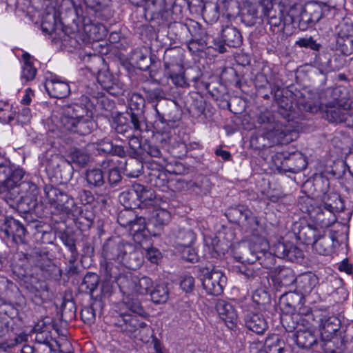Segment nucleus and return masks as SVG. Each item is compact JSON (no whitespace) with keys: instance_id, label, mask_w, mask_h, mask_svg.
Returning <instances> with one entry per match:
<instances>
[{"instance_id":"nucleus-46","label":"nucleus","mask_w":353,"mask_h":353,"mask_svg":"<svg viewBox=\"0 0 353 353\" xmlns=\"http://www.w3.org/2000/svg\"><path fill=\"white\" fill-rule=\"evenodd\" d=\"M318 283V279L315 275L305 274L299 278L298 281V288L300 294L303 296L308 295L311 293Z\"/></svg>"},{"instance_id":"nucleus-34","label":"nucleus","mask_w":353,"mask_h":353,"mask_svg":"<svg viewBox=\"0 0 353 353\" xmlns=\"http://www.w3.org/2000/svg\"><path fill=\"white\" fill-rule=\"evenodd\" d=\"M187 241L183 243L178 244V251L180 253L181 259L190 263H196L199 256L195 249L185 243H190L194 239L193 232L189 230L185 232Z\"/></svg>"},{"instance_id":"nucleus-20","label":"nucleus","mask_w":353,"mask_h":353,"mask_svg":"<svg viewBox=\"0 0 353 353\" xmlns=\"http://www.w3.org/2000/svg\"><path fill=\"white\" fill-rule=\"evenodd\" d=\"M260 250L259 244L251 241H242L235 245L234 256L241 263H254L260 258Z\"/></svg>"},{"instance_id":"nucleus-53","label":"nucleus","mask_w":353,"mask_h":353,"mask_svg":"<svg viewBox=\"0 0 353 353\" xmlns=\"http://www.w3.org/2000/svg\"><path fill=\"white\" fill-rule=\"evenodd\" d=\"M101 302L95 300L90 306L84 307L81 311V318L84 323L88 324L93 323L96 319V312L101 309Z\"/></svg>"},{"instance_id":"nucleus-10","label":"nucleus","mask_w":353,"mask_h":353,"mask_svg":"<svg viewBox=\"0 0 353 353\" xmlns=\"http://www.w3.org/2000/svg\"><path fill=\"white\" fill-rule=\"evenodd\" d=\"M90 161L89 154L84 150L79 148H72L67 156V159L63 160L61 164L58 165L60 177L67 181L72 179L73 168L72 163L79 168L85 167Z\"/></svg>"},{"instance_id":"nucleus-8","label":"nucleus","mask_w":353,"mask_h":353,"mask_svg":"<svg viewBox=\"0 0 353 353\" xmlns=\"http://www.w3.org/2000/svg\"><path fill=\"white\" fill-rule=\"evenodd\" d=\"M225 214L230 222L241 225L247 231L254 232L257 230L259 225L258 218L243 205L229 208Z\"/></svg>"},{"instance_id":"nucleus-51","label":"nucleus","mask_w":353,"mask_h":353,"mask_svg":"<svg viewBox=\"0 0 353 353\" xmlns=\"http://www.w3.org/2000/svg\"><path fill=\"white\" fill-rule=\"evenodd\" d=\"M143 168V163L138 160L137 157H130V159L125 161L123 170L129 177L135 178L140 175Z\"/></svg>"},{"instance_id":"nucleus-24","label":"nucleus","mask_w":353,"mask_h":353,"mask_svg":"<svg viewBox=\"0 0 353 353\" xmlns=\"http://www.w3.org/2000/svg\"><path fill=\"white\" fill-rule=\"evenodd\" d=\"M322 117L330 123H343L347 110L336 101L322 104L320 107Z\"/></svg>"},{"instance_id":"nucleus-18","label":"nucleus","mask_w":353,"mask_h":353,"mask_svg":"<svg viewBox=\"0 0 353 353\" xmlns=\"http://www.w3.org/2000/svg\"><path fill=\"white\" fill-rule=\"evenodd\" d=\"M128 244L129 242L119 238H110L103 245L102 256L106 261H115L121 263Z\"/></svg>"},{"instance_id":"nucleus-11","label":"nucleus","mask_w":353,"mask_h":353,"mask_svg":"<svg viewBox=\"0 0 353 353\" xmlns=\"http://www.w3.org/2000/svg\"><path fill=\"white\" fill-rule=\"evenodd\" d=\"M77 19H72L81 23L85 32L93 40H100L106 35L105 27L99 22L92 19L90 17L85 14L83 8L81 6H76L71 3Z\"/></svg>"},{"instance_id":"nucleus-29","label":"nucleus","mask_w":353,"mask_h":353,"mask_svg":"<svg viewBox=\"0 0 353 353\" xmlns=\"http://www.w3.org/2000/svg\"><path fill=\"white\" fill-rule=\"evenodd\" d=\"M271 278L277 287H288L296 281L294 271L286 267H276L272 271Z\"/></svg>"},{"instance_id":"nucleus-33","label":"nucleus","mask_w":353,"mask_h":353,"mask_svg":"<svg viewBox=\"0 0 353 353\" xmlns=\"http://www.w3.org/2000/svg\"><path fill=\"white\" fill-rule=\"evenodd\" d=\"M296 345L303 349H309L317 345V336L314 329L299 328L293 334Z\"/></svg>"},{"instance_id":"nucleus-42","label":"nucleus","mask_w":353,"mask_h":353,"mask_svg":"<svg viewBox=\"0 0 353 353\" xmlns=\"http://www.w3.org/2000/svg\"><path fill=\"white\" fill-rule=\"evenodd\" d=\"M101 274L103 279L114 281L120 288V279L126 276L127 274H121L119 267L112 263L106 262L105 264L101 263Z\"/></svg>"},{"instance_id":"nucleus-45","label":"nucleus","mask_w":353,"mask_h":353,"mask_svg":"<svg viewBox=\"0 0 353 353\" xmlns=\"http://www.w3.org/2000/svg\"><path fill=\"white\" fill-rule=\"evenodd\" d=\"M88 11L93 12L97 17L103 19V12H105L111 5V0H84Z\"/></svg>"},{"instance_id":"nucleus-1","label":"nucleus","mask_w":353,"mask_h":353,"mask_svg":"<svg viewBox=\"0 0 353 353\" xmlns=\"http://www.w3.org/2000/svg\"><path fill=\"white\" fill-rule=\"evenodd\" d=\"M127 117H118L113 123V128L117 134L124 138L132 136L134 133L157 132L161 135V143L168 151L174 154L176 144V124L175 121L170 120L168 122L159 119L153 123V130H151L146 121L143 111L137 108L134 110L132 105L130 110L126 112Z\"/></svg>"},{"instance_id":"nucleus-48","label":"nucleus","mask_w":353,"mask_h":353,"mask_svg":"<svg viewBox=\"0 0 353 353\" xmlns=\"http://www.w3.org/2000/svg\"><path fill=\"white\" fill-rule=\"evenodd\" d=\"M123 303L125 308L130 312V314L136 315L138 317H145L147 316V313L144 310L139 299L127 296L123 299Z\"/></svg>"},{"instance_id":"nucleus-60","label":"nucleus","mask_w":353,"mask_h":353,"mask_svg":"<svg viewBox=\"0 0 353 353\" xmlns=\"http://www.w3.org/2000/svg\"><path fill=\"white\" fill-rule=\"evenodd\" d=\"M132 59L135 61V63L141 70H147L150 65L154 63V59L150 57H148L146 54L140 50H137L133 54Z\"/></svg>"},{"instance_id":"nucleus-41","label":"nucleus","mask_w":353,"mask_h":353,"mask_svg":"<svg viewBox=\"0 0 353 353\" xmlns=\"http://www.w3.org/2000/svg\"><path fill=\"white\" fill-rule=\"evenodd\" d=\"M85 179L88 187L90 189H98L105 183V177L101 169L93 168L86 170Z\"/></svg>"},{"instance_id":"nucleus-50","label":"nucleus","mask_w":353,"mask_h":353,"mask_svg":"<svg viewBox=\"0 0 353 353\" xmlns=\"http://www.w3.org/2000/svg\"><path fill=\"white\" fill-rule=\"evenodd\" d=\"M304 7L300 3H294L290 5L288 9L286 15L283 18V26L290 24L298 25L299 16L302 13Z\"/></svg>"},{"instance_id":"nucleus-5","label":"nucleus","mask_w":353,"mask_h":353,"mask_svg":"<svg viewBox=\"0 0 353 353\" xmlns=\"http://www.w3.org/2000/svg\"><path fill=\"white\" fill-rule=\"evenodd\" d=\"M257 121L260 124L268 125L265 128L266 135L268 138L273 139L275 143H288L292 141L294 135L296 134V132L291 130L281 122H275L273 114L269 110L261 112L257 117Z\"/></svg>"},{"instance_id":"nucleus-40","label":"nucleus","mask_w":353,"mask_h":353,"mask_svg":"<svg viewBox=\"0 0 353 353\" xmlns=\"http://www.w3.org/2000/svg\"><path fill=\"white\" fill-rule=\"evenodd\" d=\"M324 208L325 210L334 214L335 212H339L344 209V204L340 195L336 192H330L325 194L323 197Z\"/></svg>"},{"instance_id":"nucleus-22","label":"nucleus","mask_w":353,"mask_h":353,"mask_svg":"<svg viewBox=\"0 0 353 353\" xmlns=\"http://www.w3.org/2000/svg\"><path fill=\"white\" fill-rule=\"evenodd\" d=\"M244 321L246 327L257 334H262L268 328L264 316L255 311L253 305L243 308Z\"/></svg>"},{"instance_id":"nucleus-16","label":"nucleus","mask_w":353,"mask_h":353,"mask_svg":"<svg viewBox=\"0 0 353 353\" xmlns=\"http://www.w3.org/2000/svg\"><path fill=\"white\" fill-rule=\"evenodd\" d=\"M0 230L6 236L12 237L17 243H21L25 246L26 229L19 221L12 217L0 215Z\"/></svg>"},{"instance_id":"nucleus-39","label":"nucleus","mask_w":353,"mask_h":353,"mask_svg":"<svg viewBox=\"0 0 353 353\" xmlns=\"http://www.w3.org/2000/svg\"><path fill=\"white\" fill-rule=\"evenodd\" d=\"M321 341L325 353H343L345 350L344 339L336 335L332 336L327 340L321 339Z\"/></svg>"},{"instance_id":"nucleus-28","label":"nucleus","mask_w":353,"mask_h":353,"mask_svg":"<svg viewBox=\"0 0 353 353\" xmlns=\"http://www.w3.org/2000/svg\"><path fill=\"white\" fill-rule=\"evenodd\" d=\"M304 297L297 292L284 293L280 298L279 303L281 308L286 312H292L303 310Z\"/></svg>"},{"instance_id":"nucleus-21","label":"nucleus","mask_w":353,"mask_h":353,"mask_svg":"<svg viewBox=\"0 0 353 353\" xmlns=\"http://www.w3.org/2000/svg\"><path fill=\"white\" fill-rule=\"evenodd\" d=\"M278 159H283L281 168L285 172L298 173L306 168L307 162L305 157L300 152L290 154L281 153L276 155Z\"/></svg>"},{"instance_id":"nucleus-12","label":"nucleus","mask_w":353,"mask_h":353,"mask_svg":"<svg viewBox=\"0 0 353 353\" xmlns=\"http://www.w3.org/2000/svg\"><path fill=\"white\" fill-rule=\"evenodd\" d=\"M152 286V279L146 276L139 277L128 273L126 276L120 279V290L123 293L145 295L150 292Z\"/></svg>"},{"instance_id":"nucleus-57","label":"nucleus","mask_w":353,"mask_h":353,"mask_svg":"<svg viewBox=\"0 0 353 353\" xmlns=\"http://www.w3.org/2000/svg\"><path fill=\"white\" fill-rule=\"evenodd\" d=\"M16 111L8 103L0 101V122L12 123L15 120Z\"/></svg>"},{"instance_id":"nucleus-36","label":"nucleus","mask_w":353,"mask_h":353,"mask_svg":"<svg viewBox=\"0 0 353 353\" xmlns=\"http://www.w3.org/2000/svg\"><path fill=\"white\" fill-rule=\"evenodd\" d=\"M301 210L311 216H314L316 221L321 223L322 228L329 227L336 221L334 214H332V213L327 211L323 212L321 208H314L311 205L310 207H307L305 210L303 208Z\"/></svg>"},{"instance_id":"nucleus-49","label":"nucleus","mask_w":353,"mask_h":353,"mask_svg":"<svg viewBox=\"0 0 353 353\" xmlns=\"http://www.w3.org/2000/svg\"><path fill=\"white\" fill-rule=\"evenodd\" d=\"M172 52V49H168L165 52L164 56V67L165 72L164 76L168 79H170L172 83L176 85V74L175 72V68L176 66V62L173 60H170L171 58V53Z\"/></svg>"},{"instance_id":"nucleus-6","label":"nucleus","mask_w":353,"mask_h":353,"mask_svg":"<svg viewBox=\"0 0 353 353\" xmlns=\"http://www.w3.org/2000/svg\"><path fill=\"white\" fill-rule=\"evenodd\" d=\"M19 255L22 256L28 263L38 268L45 278L50 279L60 275L59 268L53 263L48 256V252L42 251L39 248L24 249Z\"/></svg>"},{"instance_id":"nucleus-27","label":"nucleus","mask_w":353,"mask_h":353,"mask_svg":"<svg viewBox=\"0 0 353 353\" xmlns=\"http://www.w3.org/2000/svg\"><path fill=\"white\" fill-rule=\"evenodd\" d=\"M293 230L299 241L303 244L312 245L322 232L316 226L310 224L296 223Z\"/></svg>"},{"instance_id":"nucleus-17","label":"nucleus","mask_w":353,"mask_h":353,"mask_svg":"<svg viewBox=\"0 0 353 353\" xmlns=\"http://www.w3.org/2000/svg\"><path fill=\"white\" fill-rule=\"evenodd\" d=\"M23 177L24 172L22 169L13 168L6 181L0 185V192H6V199L14 200L19 196L21 192L19 188L26 181L23 180Z\"/></svg>"},{"instance_id":"nucleus-47","label":"nucleus","mask_w":353,"mask_h":353,"mask_svg":"<svg viewBox=\"0 0 353 353\" xmlns=\"http://www.w3.org/2000/svg\"><path fill=\"white\" fill-rule=\"evenodd\" d=\"M90 103H92L93 113L99 111L110 112L114 107V103L107 97H101L100 98L92 97H89L85 95Z\"/></svg>"},{"instance_id":"nucleus-4","label":"nucleus","mask_w":353,"mask_h":353,"mask_svg":"<svg viewBox=\"0 0 353 353\" xmlns=\"http://www.w3.org/2000/svg\"><path fill=\"white\" fill-rule=\"evenodd\" d=\"M19 188V196L12 200L17 205V209L23 213L32 212L41 215L43 205L38 199L39 189L37 185L31 181H25Z\"/></svg>"},{"instance_id":"nucleus-32","label":"nucleus","mask_w":353,"mask_h":353,"mask_svg":"<svg viewBox=\"0 0 353 353\" xmlns=\"http://www.w3.org/2000/svg\"><path fill=\"white\" fill-rule=\"evenodd\" d=\"M143 261V253L134 245L129 243L122 263L131 270L139 268Z\"/></svg>"},{"instance_id":"nucleus-38","label":"nucleus","mask_w":353,"mask_h":353,"mask_svg":"<svg viewBox=\"0 0 353 353\" xmlns=\"http://www.w3.org/2000/svg\"><path fill=\"white\" fill-rule=\"evenodd\" d=\"M333 236H326L322 232L312 244V248L321 255H329L333 250Z\"/></svg>"},{"instance_id":"nucleus-44","label":"nucleus","mask_w":353,"mask_h":353,"mask_svg":"<svg viewBox=\"0 0 353 353\" xmlns=\"http://www.w3.org/2000/svg\"><path fill=\"white\" fill-rule=\"evenodd\" d=\"M145 133H134L132 136L126 138L128 139L129 147L128 154L130 157H139L142 155L143 142L141 141V139L145 137Z\"/></svg>"},{"instance_id":"nucleus-3","label":"nucleus","mask_w":353,"mask_h":353,"mask_svg":"<svg viewBox=\"0 0 353 353\" xmlns=\"http://www.w3.org/2000/svg\"><path fill=\"white\" fill-rule=\"evenodd\" d=\"M178 30L181 31L182 37L186 41L194 37L198 41H206L207 48H214L219 53L227 52V49L213 38L210 30L201 28L200 24L194 20L186 19L185 22H178Z\"/></svg>"},{"instance_id":"nucleus-31","label":"nucleus","mask_w":353,"mask_h":353,"mask_svg":"<svg viewBox=\"0 0 353 353\" xmlns=\"http://www.w3.org/2000/svg\"><path fill=\"white\" fill-rule=\"evenodd\" d=\"M141 190H143L142 185L134 184L132 188L123 191L119 196L120 203L127 208L134 209L137 207H140L137 192H140Z\"/></svg>"},{"instance_id":"nucleus-35","label":"nucleus","mask_w":353,"mask_h":353,"mask_svg":"<svg viewBox=\"0 0 353 353\" xmlns=\"http://www.w3.org/2000/svg\"><path fill=\"white\" fill-rule=\"evenodd\" d=\"M270 30L274 33L281 32L285 26H283V18L285 17L281 10H276L271 5L270 8L266 7L264 10Z\"/></svg>"},{"instance_id":"nucleus-64","label":"nucleus","mask_w":353,"mask_h":353,"mask_svg":"<svg viewBox=\"0 0 353 353\" xmlns=\"http://www.w3.org/2000/svg\"><path fill=\"white\" fill-rule=\"evenodd\" d=\"M268 353H283L284 350V341L278 336H273L265 342Z\"/></svg>"},{"instance_id":"nucleus-58","label":"nucleus","mask_w":353,"mask_h":353,"mask_svg":"<svg viewBox=\"0 0 353 353\" xmlns=\"http://www.w3.org/2000/svg\"><path fill=\"white\" fill-rule=\"evenodd\" d=\"M137 214L132 208H127L121 210L117 216V222L123 228H126L135 221Z\"/></svg>"},{"instance_id":"nucleus-7","label":"nucleus","mask_w":353,"mask_h":353,"mask_svg":"<svg viewBox=\"0 0 353 353\" xmlns=\"http://www.w3.org/2000/svg\"><path fill=\"white\" fill-rule=\"evenodd\" d=\"M44 191L51 208L57 212L74 214V212L78 210L73 198L60 189L47 185Z\"/></svg>"},{"instance_id":"nucleus-61","label":"nucleus","mask_w":353,"mask_h":353,"mask_svg":"<svg viewBox=\"0 0 353 353\" xmlns=\"http://www.w3.org/2000/svg\"><path fill=\"white\" fill-rule=\"evenodd\" d=\"M151 300L157 304L166 302L168 298V290L165 285H157L150 292Z\"/></svg>"},{"instance_id":"nucleus-13","label":"nucleus","mask_w":353,"mask_h":353,"mask_svg":"<svg viewBox=\"0 0 353 353\" xmlns=\"http://www.w3.org/2000/svg\"><path fill=\"white\" fill-rule=\"evenodd\" d=\"M112 324L116 331L129 337H131L139 328L147 325L145 322L140 321L138 316L127 312L115 316Z\"/></svg>"},{"instance_id":"nucleus-43","label":"nucleus","mask_w":353,"mask_h":353,"mask_svg":"<svg viewBox=\"0 0 353 353\" xmlns=\"http://www.w3.org/2000/svg\"><path fill=\"white\" fill-rule=\"evenodd\" d=\"M22 59L23 65L21 79L26 82L32 81L37 74V69L33 65V57L28 52H24L22 54Z\"/></svg>"},{"instance_id":"nucleus-2","label":"nucleus","mask_w":353,"mask_h":353,"mask_svg":"<svg viewBox=\"0 0 353 353\" xmlns=\"http://www.w3.org/2000/svg\"><path fill=\"white\" fill-rule=\"evenodd\" d=\"M61 123L65 131L81 136L88 135L96 128L92 103L89 102L85 95L63 106Z\"/></svg>"},{"instance_id":"nucleus-52","label":"nucleus","mask_w":353,"mask_h":353,"mask_svg":"<svg viewBox=\"0 0 353 353\" xmlns=\"http://www.w3.org/2000/svg\"><path fill=\"white\" fill-rule=\"evenodd\" d=\"M178 39L182 44H184L186 46L190 52L194 54L199 52H203L207 48L208 43H206V41H198L197 39L194 37H192V39H190V41H186L185 39L183 38L181 30H178Z\"/></svg>"},{"instance_id":"nucleus-9","label":"nucleus","mask_w":353,"mask_h":353,"mask_svg":"<svg viewBox=\"0 0 353 353\" xmlns=\"http://www.w3.org/2000/svg\"><path fill=\"white\" fill-rule=\"evenodd\" d=\"M200 272L202 276V285L206 292L213 296L220 295L227 281L224 274L215 267L202 268Z\"/></svg>"},{"instance_id":"nucleus-15","label":"nucleus","mask_w":353,"mask_h":353,"mask_svg":"<svg viewBox=\"0 0 353 353\" xmlns=\"http://www.w3.org/2000/svg\"><path fill=\"white\" fill-rule=\"evenodd\" d=\"M326 6L317 2L307 3L301 15L298 27L301 30H305L310 27L314 26L323 16Z\"/></svg>"},{"instance_id":"nucleus-59","label":"nucleus","mask_w":353,"mask_h":353,"mask_svg":"<svg viewBox=\"0 0 353 353\" xmlns=\"http://www.w3.org/2000/svg\"><path fill=\"white\" fill-rule=\"evenodd\" d=\"M57 21L56 12H48L42 20L41 29L43 32L51 34L56 30Z\"/></svg>"},{"instance_id":"nucleus-25","label":"nucleus","mask_w":353,"mask_h":353,"mask_svg":"<svg viewBox=\"0 0 353 353\" xmlns=\"http://www.w3.org/2000/svg\"><path fill=\"white\" fill-rule=\"evenodd\" d=\"M341 321L334 315L322 314L319 324L321 340H327L339 330Z\"/></svg>"},{"instance_id":"nucleus-62","label":"nucleus","mask_w":353,"mask_h":353,"mask_svg":"<svg viewBox=\"0 0 353 353\" xmlns=\"http://www.w3.org/2000/svg\"><path fill=\"white\" fill-rule=\"evenodd\" d=\"M77 210L74 213H79V216L77 221L80 225H83L85 228H90L94 219V214L92 210L88 209H81L77 207Z\"/></svg>"},{"instance_id":"nucleus-56","label":"nucleus","mask_w":353,"mask_h":353,"mask_svg":"<svg viewBox=\"0 0 353 353\" xmlns=\"http://www.w3.org/2000/svg\"><path fill=\"white\" fill-rule=\"evenodd\" d=\"M61 239L71 253L70 262H75L78 258L79 253L76 247V240L74 237L68 233H63L61 236Z\"/></svg>"},{"instance_id":"nucleus-14","label":"nucleus","mask_w":353,"mask_h":353,"mask_svg":"<svg viewBox=\"0 0 353 353\" xmlns=\"http://www.w3.org/2000/svg\"><path fill=\"white\" fill-rule=\"evenodd\" d=\"M150 183L163 192L170 190L175 192L176 189V172L165 170L154 169L148 173Z\"/></svg>"},{"instance_id":"nucleus-37","label":"nucleus","mask_w":353,"mask_h":353,"mask_svg":"<svg viewBox=\"0 0 353 353\" xmlns=\"http://www.w3.org/2000/svg\"><path fill=\"white\" fill-rule=\"evenodd\" d=\"M216 310L220 318L225 323L234 325L237 319V314L232 304L225 300H218L216 303Z\"/></svg>"},{"instance_id":"nucleus-63","label":"nucleus","mask_w":353,"mask_h":353,"mask_svg":"<svg viewBox=\"0 0 353 353\" xmlns=\"http://www.w3.org/2000/svg\"><path fill=\"white\" fill-rule=\"evenodd\" d=\"M335 48L341 54L350 56L353 53V40L337 37Z\"/></svg>"},{"instance_id":"nucleus-19","label":"nucleus","mask_w":353,"mask_h":353,"mask_svg":"<svg viewBox=\"0 0 353 353\" xmlns=\"http://www.w3.org/2000/svg\"><path fill=\"white\" fill-rule=\"evenodd\" d=\"M212 189V183L205 176H198L194 181L178 179V190L194 194L197 196H205Z\"/></svg>"},{"instance_id":"nucleus-30","label":"nucleus","mask_w":353,"mask_h":353,"mask_svg":"<svg viewBox=\"0 0 353 353\" xmlns=\"http://www.w3.org/2000/svg\"><path fill=\"white\" fill-rule=\"evenodd\" d=\"M45 88L48 94L56 99L66 97L70 92L68 83L57 77L47 80Z\"/></svg>"},{"instance_id":"nucleus-26","label":"nucleus","mask_w":353,"mask_h":353,"mask_svg":"<svg viewBox=\"0 0 353 353\" xmlns=\"http://www.w3.org/2000/svg\"><path fill=\"white\" fill-rule=\"evenodd\" d=\"M224 48H239L243 43V37L240 31L234 26H225L221 32V39L217 41Z\"/></svg>"},{"instance_id":"nucleus-23","label":"nucleus","mask_w":353,"mask_h":353,"mask_svg":"<svg viewBox=\"0 0 353 353\" xmlns=\"http://www.w3.org/2000/svg\"><path fill=\"white\" fill-rule=\"evenodd\" d=\"M172 214L168 210L159 208L154 209L149 218V226L151 227L152 231L151 233L154 236H158L172 220ZM150 232V230H148Z\"/></svg>"},{"instance_id":"nucleus-54","label":"nucleus","mask_w":353,"mask_h":353,"mask_svg":"<svg viewBox=\"0 0 353 353\" xmlns=\"http://www.w3.org/2000/svg\"><path fill=\"white\" fill-rule=\"evenodd\" d=\"M97 81L104 90L113 94L112 90L117 85V83L111 73L108 71L99 72L97 76Z\"/></svg>"},{"instance_id":"nucleus-55","label":"nucleus","mask_w":353,"mask_h":353,"mask_svg":"<svg viewBox=\"0 0 353 353\" xmlns=\"http://www.w3.org/2000/svg\"><path fill=\"white\" fill-rule=\"evenodd\" d=\"M99 278L95 273L88 272L85 274L81 284V288L85 292L92 295L94 291L99 285Z\"/></svg>"}]
</instances>
